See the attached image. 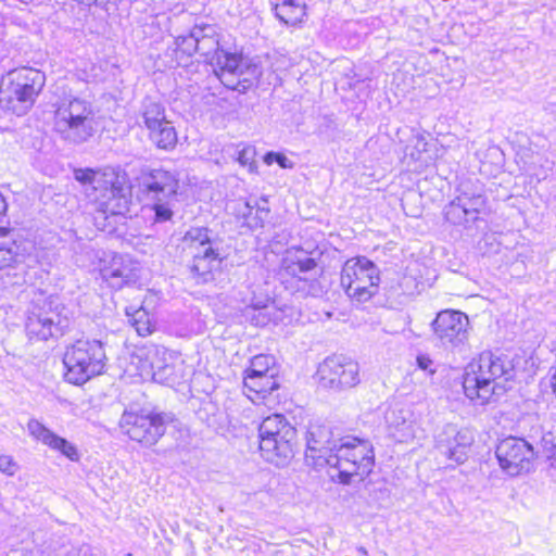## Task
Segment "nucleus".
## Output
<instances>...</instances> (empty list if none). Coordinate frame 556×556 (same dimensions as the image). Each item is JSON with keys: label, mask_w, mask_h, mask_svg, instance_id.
Listing matches in <instances>:
<instances>
[{"label": "nucleus", "mask_w": 556, "mask_h": 556, "mask_svg": "<svg viewBox=\"0 0 556 556\" xmlns=\"http://www.w3.org/2000/svg\"><path fill=\"white\" fill-rule=\"evenodd\" d=\"M253 151L249 148H244L242 149L240 152H239V155H238V162L245 166V165H249L250 166V170H252V157H253Z\"/></svg>", "instance_id": "obj_44"}, {"label": "nucleus", "mask_w": 556, "mask_h": 556, "mask_svg": "<svg viewBox=\"0 0 556 556\" xmlns=\"http://www.w3.org/2000/svg\"><path fill=\"white\" fill-rule=\"evenodd\" d=\"M277 375L275 368V358L271 355L260 354L251 359V365L247 370V376L257 377L261 375Z\"/></svg>", "instance_id": "obj_33"}, {"label": "nucleus", "mask_w": 556, "mask_h": 556, "mask_svg": "<svg viewBox=\"0 0 556 556\" xmlns=\"http://www.w3.org/2000/svg\"><path fill=\"white\" fill-rule=\"evenodd\" d=\"M104 343L97 339H78L67 346L63 363L66 367L65 379L80 386L101 375L106 365Z\"/></svg>", "instance_id": "obj_4"}, {"label": "nucleus", "mask_w": 556, "mask_h": 556, "mask_svg": "<svg viewBox=\"0 0 556 556\" xmlns=\"http://www.w3.org/2000/svg\"><path fill=\"white\" fill-rule=\"evenodd\" d=\"M140 353L137 357L141 364L139 375L142 378L154 379V372L162 370L167 365V352L163 346H149Z\"/></svg>", "instance_id": "obj_23"}, {"label": "nucleus", "mask_w": 556, "mask_h": 556, "mask_svg": "<svg viewBox=\"0 0 556 556\" xmlns=\"http://www.w3.org/2000/svg\"><path fill=\"white\" fill-rule=\"evenodd\" d=\"M174 417L150 409L125 410L119 420L123 432L144 446H152L164 435Z\"/></svg>", "instance_id": "obj_8"}, {"label": "nucleus", "mask_w": 556, "mask_h": 556, "mask_svg": "<svg viewBox=\"0 0 556 556\" xmlns=\"http://www.w3.org/2000/svg\"><path fill=\"white\" fill-rule=\"evenodd\" d=\"M386 418L391 434L396 438V440L406 441L413 437L412 422L407 420L405 412L391 410Z\"/></svg>", "instance_id": "obj_28"}, {"label": "nucleus", "mask_w": 556, "mask_h": 556, "mask_svg": "<svg viewBox=\"0 0 556 556\" xmlns=\"http://www.w3.org/2000/svg\"><path fill=\"white\" fill-rule=\"evenodd\" d=\"M266 204V200H263V205H261L257 201L253 202L255 208L253 212V216L250 217L249 228L256 229L263 227L264 222L268 218L270 212L269 207Z\"/></svg>", "instance_id": "obj_36"}, {"label": "nucleus", "mask_w": 556, "mask_h": 556, "mask_svg": "<svg viewBox=\"0 0 556 556\" xmlns=\"http://www.w3.org/2000/svg\"><path fill=\"white\" fill-rule=\"evenodd\" d=\"M212 65L222 84L239 92H245L261 76L260 67L252 60L226 50L218 52Z\"/></svg>", "instance_id": "obj_10"}, {"label": "nucleus", "mask_w": 556, "mask_h": 556, "mask_svg": "<svg viewBox=\"0 0 556 556\" xmlns=\"http://www.w3.org/2000/svg\"><path fill=\"white\" fill-rule=\"evenodd\" d=\"M53 129L70 143L88 141L97 130L91 102L80 98L64 100L54 112Z\"/></svg>", "instance_id": "obj_3"}, {"label": "nucleus", "mask_w": 556, "mask_h": 556, "mask_svg": "<svg viewBox=\"0 0 556 556\" xmlns=\"http://www.w3.org/2000/svg\"><path fill=\"white\" fill-rule=\"evenodd\" d=\"M140 186L151 201H167L176 198L179 178L175 172L147 168L141 172Z\"/></svg>", "instance_id": "obj_18"}, {"label": "nucleus", "mask_w": 556, "mask_h": 556, "mask_svg": "<svg viewBox=\"0 0 556 556\" xmlns=\"http://www.w3.org/2000/svg\"><path fill=\"white\" fill-rule=\"evenodd\" d=\"M486 199L480 193L462 191L452 202L444 207L445 219L457 226L471 227L484 213Z\"/></svg>", "instance_id": "obj_15"}, {"label": "nucleus", "mask_w": 556, "mask_h": 556, "mask_svg": "<svg viewBox=\"0 0 556 556\" xmlns=\"http://www.w3.org/2000/svg\"><path fill=\"white\" fill-rule=\"evenodd\" d=\"M473 441L475 437L470 429L446 425L437 434L434 448L446 460L459 465L467 460Z\"/></svg>", "instance_id": "obj_14"}, {"label": "nucleus", "mask_w": 556, "mask_h": 556, "mask_svg": "<svg viewBox=\"0 0 556 556\" xmlns=\"http://www.w3.org/2000/svg\"><path fill=\"white\" fill-rule=\"evenodd\" d=\"M98 173L99 170H93L91 168H77L74 170V177L80 184L91 186L93 190Z\"/></svg>", "instance_id": "obj_38"}, {"label": "nucleus", "mask_w": 556, "mask_h": 556, "mask_svg": "<svg viewBox=\"0 0 556 556\" xmlns=\"http://www.w3.org/2000/svg\"><path fill=\"white\" fill-rule=\"evenodd\" d=\"M255 205L251 201H238L236 203V214L239 218H242L245 225L249 227L250 217L253 216Z\"/></svg>", "instance_id": "obj_39"}, {"label": "nucleus", "mask_w": 556, "mask_h": 556, "mask_svg": "<svg viewBox=\"0 0 556 556\" xmlns=\"http://www.w3.org/2000/svg\"><path fill=\"white\" fill-rule=\"evenodd\" d=\"M93 191L99 195L96 194L92 200L99 203L104 213L116 215L127 210L130 185L124 170L114 167L99 170Z\"/></svg>", "instance_id": "obj_9"}, {"label": "nucleus", "mask_w": 556, "mask_h": 556, "mask_svg": "<svg viewBox=\"0 0 556 556\" xmlns=\"http://www.w3.org/2000/svg\"><path fill=\"white\" fill-rule=\"evenodd\" d=\"M317 376L323 388L334 391L351 389L361 382L358 363L341 354L325 358Z\"/></svg>", "instance_id": "obj_11"}, {"label": "nucleus", "mask_w": 556, "mask_h": 556, "mask_svg": "<svg viewBox=\"0 0 556 556\" xmlns=\"http://www.w3.org/2000/svg\"><path fill=\"white\" fill-rule=\"evenodd\" d=\"M21 261L18 245L13 239L0 241V269L13 267Z\"/></svg>", "instance_id": "obj_34"}, {"label": "nucleus", "mask_w": 556, "mask_h": 556, "mask_svg": "<svg viewBox=\"0 0 556 556\" xmlns=\"http://www.w3.org/2000/svg\"><path fill=\"white\" fill-rule=\"evenodd\" d=\"M548 383L553 390V393L556 395V368L553 376L548 379Z\"/></svg>", "instance_id": "obj_47"}, {"label": "nucleus", "mask_w": 556, "mask_h": 556, "mask_svg": "<svg viewBox=\"0 0 556 556\" xmlns=\"http://www.w3.org/2000/svg\"><path fill=\"white\" fill-rule=\"evenodd\" d=\"M149 137L159 149L163 150L174 149L177 143V134L169 121L164 122L155 129H150Z\"/></svg>", "instance_id": "obj_29"}, {"label": "nucleus", "mask_w": 556, "mask_h": 556, "mask_svg": "<svg viewBox=\"0 0 556 556\" xmlns=\"http://www.w3.org/2000/svg\"><path fill=\"white\" fill-rule=\"evenodd\" d=\"M492 386H494V395L502 394L505 392L506 387L502 382L509 381L514 376V366L507 356L504 355H495L492 353Z\"/></svg>", "instance_id": "obj_25"}, {"label": "nucleus", "mask_w": 556, "mask_h": 556, "mask_svg": "<svg viewBox=\"0 0 556 556\" xmlns=\"http://www.w3.org/2000/svg\"><path fill=\"white\" fill-rule=\"evenodd\" d=\"M496 458L500 467L510 477L528 473L534 466L533 447L523 439L508 437L496 446Z\"/></svg>", "instance_id": "obj_13"}, {"label": "nucleus", "mask_w": 556, "mask_h": 556, "mask_svg": "<svg viewBox=\"0 0 556 556\" xmlns=\"http://www.w3.org/2000/svg\"><path fill=\"white\" fill-rule=\"evenodd\" d=\"M46 81L45 74L31 67L10 71L0 83V105L16 115L25 114L35 103Z\"/></svg>", "instance_id": "obj_2"}, {"label": "nucleus", "mask_w": 556, "mask_h": 556, "mask_svg": "<svg viewBox=\"0 0 556 556\" xmlns=\"http://www.w3.org/2000/svg\"><path fill=\"white\" fill-rule=\"evenodd\" d=\"M291 427L292 426L288 422L283 415H270L261 422L258 427V439L260 441H264L269 435H271L273 432H277L279 430H282V438H286L289 435L288 433H291Z\"/></svg>", "instance_id": "obj_30"}, {"label": "nucleus", "mask_w": 556, "mask_h": 556, "mask_svg": "<svg viewBox=\"0 0 556 556\" xmlns=\"http://www.w3.org/2000/svg\"><path fill=\"white\" fill-rule=\"evenodd\" d=\"M142 117L149 130L160 127L161 124L167 121L162 104L150 98H146L142 102Z\"/></svg>", "instance_id": "obj_31"}, {"label": "nucleus", "mask_w": 556, "mask_h": 556, "mask_svg": "<svg viewBox=\"0 0 556 556\" xmlns=\"http://www.w3.org/2000/svg\"><path fill=\"white\" fill-rule=\"evenodd\" d=\"M379 282V268L364 256L348 260L342 267L341 286L353 301L370 300L378 292Z\"/></svg>", "instance_id": "obj_7"}, {"label": "nucleus", "mask_w": 556, "mask_h": 556, "mask_svg": "<svg viewBox=\"0 0 556 556\" xmlns=\"http://www.w3.org/2000/svg\"><path fill=\"white\" fill-rule=\"evenodd\" d=\"M357 552H358V554H361L362 556H367V555H368V552H367V549H366L364 546H359V547H357Z\"/></svg>", "instance_id": "obj_49"}, {"label": "nucleus", "mask_w": 556, "mask_h": 556, "mask_svg": "<svg viewBox=\"0 0 556 556\" xmlns=\"http://www.w3.org/2000/svg\"><path fill=\"white\" fill-rule=\"evenodd\" d=\"M548 459H549L551 466L553 468H556V445L552 448L551 454L548 455Z\"/></svg>", "instance_id": "obj_46"}, {"label": "nucleus", "mask_w": 556, "mask_h": 556, "mask_svg": "<svg viewBox=\"0 0 556 556\" xmlns=\"http://www.w3.org/2000/svg\"><path fill=\"white\" fill-rule=\"evenodd\" d=\"M27 429L35 439L41 441L43 444L48 445L53 450L60 451L71 460L77 462L79 459V453L71 442H68L64 438L56 435L48 428H46L42 424H40L38 420H29L27 424Z\"/></svg>", "instance_id": "obj_20"}, {"label": "nucleus", "mask_w": 556, "mask_h": 556, "mask_svg": "<svg viewBox=\"0 0 556 556\" xmlns=\"http://www.w3.org/2000/svg\"><path fill=\"white\" fill-rule=\"evenodd\" d=\"M128 323L135 328L137 333L146 337L152 332V323L149 313L143 307L126 308Z\"/></svg>", "instance_id": "obj_32"}, {"label": "nucleus", "mask_w": 556, "mask_h": 556, "mask_svg": "<svg viewBox=\"0 0 556 556\" xmlns=\"http://www.w3.org/2000/svg\"><path fill=\"white\" fill-rule=\"evenodd\" d=\"M5 33L2 28H0V56L7 53V45L4 41Z\"/></svg>", "instance_id": "obj_45"}, {"label": "nucleus", "mask_w": 556, "mask_h": 556, "mask_svg": "<svg viewBox=\"0 0 556 556\" xmlns=\"http://www.w3.org/2000/svg\"><path fill=\"white\" fill-rule=\"evenodd\" d=\"M492 352L484 351L478 358L472 359L466 367L463 388L466 396L484 405L494 396V386H492Z\"/></svg>", "instance_id": "obj_12"}, {"label": "nucleus", "mask_w": 556, "mask_h": 556, "mask_svg": "<svg viewBox=\"0 0 556 556\" xmlns=\"http://www.w3.org/2000/svg\"><path fill=\"white\" fill-rule=\"evenodd\" d=\"M174 365L167 363L162 370L154 372V381L160 383L173 384L176 382Z\"/></svg>", "instance_id": "obj_40"}, {"label": "nucleus", "mask_w": 556, "mask_h": 556, "mask_svg": "<svg viewBox=\"0 0 556 556\" xmlns=\"http://www.w3.org/2000/svg\"><path fill=\"white\" fill-rule=\"evenodd\" d=\"M101 275L113 289H122L138 278L130 261H125L123 256H114L111 265L101 269Z\"/></svg>", "instance_id": "obj_21"}, {"label": "nucleus", "mask_w": 556, "mask_h": 556, "mask_svg": "<svg viewBox=\"0 0 556 556\" xmlns=\"http://www.w3.org/2000/svg\"><path fill=\"white\" fill-rule=\"evenodd\" d=\"M17 464L9 455H0V471L7 476H14L17 471Z\"/></svg>", "instance_id": "obj_41"}, {"label": "nucleus", "mask_w": 556, "mask_h": 556, "mask_svg": "<svg viewBox=\"0 0 556 556\" xmlns=\"http://www.w3.org/2000/svg\"><path fill=\"white\" fill-rule=\"evenodd\" d=\"M276 16L287 25H296L305 16V3L303 0L285 3H273Z\"/></svg>", "instance_id": "obj_26"}, {"label": "nucleus", "mask_w": 556, "mask_h": 556, "mask_svg": "<svg viewBox=\"0 0 556 556\" xmlns=\"http://www.w3.org/2000/svg\"><path fill=\"white\" fill-rule=\"evenodd\" d=\"M175 199H168L167 201H153V211L155 222L163 223L172 219L173 217V202Z\"/></svg>", "instance_id": "obj_37"}, {"label": "nucleus", "mask_w": 556, "mask_h": 556, "mask_svg": "<svg viewBox=\"0 0 556 556\" xmlns=\"http://www.w3.org/2000/svg\"><path fill=\"white\" fill-rule=\"evenodd\" d=\"M195 37H198L195 35V26L191 29V31L188 35L178 36L175 42L177 52H181L187 56H191L193 53L198 52L199 43Z\"/></svg>", "instance_id": "obj_35"}, {"label": "nucleus", "mask_w": 556, "mask_h": 556, "mask_svg": "<svg viewBox=\"0 0 556 556\" xmlns=\"http://www.w3.org/2000/svg\"><path fill=\"white\" fill-rule=\"evenodd\" d=\"M71 320V311L58 296L38 298L27 309L25 332L31 341L58 339L70 328Z\"/></svg>", "instance_id": "obj_1"}, {"label": "nucleus", "mask_w": 556, "mask_h": 556, "mask_svg": "<svg viewBox=\"0 0 556 556\" xmlns=\"http://www.w3.org/2000/svg\"><path fill=\"white\" fill-rule=\"evenodd\" d=\"M264 161L267 164H271L273 162H276L282 168H290L292 166L291 161L286 155H283L281 153L269 152L265 155Z\"/></svg>", "instance_id": "obj_42"}, {"label": "nucleus", "mask_w": 556, "mask_h": 556, "mask_svg": "<svg viewBox=\"0 0 556 556\" xmlns=\"http://www.w3.org/2000/svg\"><path fill=\"white\" fill-rule=\"evenodd\" d=\"M195 37L198 41V52L206 56L211 64L216 60L218 52H220L217 33L212 25H195Z\"/></svg>", "instance_id": "obj_24"}, {"label": "nucleus", "mask_w": 556, "mask_h": 556, "mask_svg": "<svg viewBox=\"0 0 556 556\" xmlns=\"http://www.w3.org/2000/svg\"><path fill=\"white\" fill-rule=\"evenodd\" d=\"M10 233V231L5 228H0V238H4Z\"/></svg>", "instance_id": "obj_50"}, {"label": "nucleus", "mask_w": 556, "mask_h": 556, "mask_svg": "<svg viewBox=\"0 0 556 556\" xmlns=\"http://www.w3.org/2000/svg\"><path fill=\"white\" fill-rule=\"evenodd\" d=\"M277 375H261L257 377L245 376L243 380L244 389L254 392L260 399L265 400L279 388L276 379Z\"/></svg>", "instance_id": "obj_27"}, {"label": "nucleus", "mask_w": 556, "mask_h": 556, "mask_svg": "<svg viewBox=\"0 0 556 556\" xmlns=\"http://www.w3.org/2000/svg\"><path fill=\"white\" fill-rule=\"evenodd\" d=\"M374 448L369 441L355 437L339 440L328 466L338 469L340 483L350 484L353 477L368 476L374 467Z\"/></svg>", "instance_id": "obj_5"}, {"label": "nucleus", "mask_w": 556, "mask_h": 556, "mask_svg": "<svg viewBox=\"0 0 556 556\" xmlns=\"http://www.w3.org/2000/svg\"><path fill=\"white\" fill-rule=\"evenodd\" d=\"M79 3H83V4H88L90 5L91 3H98V2H101L102 0H77Z\"/></svg>", "instance_id": "obj_48"}, {"label": "nucleus", "mask_w": 556, "mask_h": 556, "mask_svg": "<svg viewBox=\"0 0 556 556\" xmlns=\"http://www.w3.org/2000/svg\"><path fill=\"white\" fill-rule=\"evenodd\" d=\"M282 430L273 432L264 441H260V451L262 457L277 467H282L293 457V441L295 439V429L291 427V433L282 438Z\"/></svg>", "instance_id": "obj_19"}, {"label": "nucleus", "mask_w": 556, "mask_h": 556, "mask_svg": "<svg viewBox=\"0 0 556 556\" xmlns=\"http://www.w3.org/2000/svg\"><path fill=\"white\" fill-rule=\"evenodd\" d=\"M468 326L467 315L452 309L440 312L431 323L437 339L443 345L453 348L463 345L468 340Z\"/></svg>", "instance_id": "obj_16"}, {"label": "nucleus", "mask_w": 556, "mask_h": 556, "mask_svg": "<svg viewBox=\"0 0 556 556\" xmlns=\"http://www.w3.org/2000/svg\"><path fill=\"white\" fill-rule=\"evenodd\" d=\"M416 363L418 368L424 371H427L429 375H433L435 372V368L433 365V361L427 354H419L416 357Z\"/></svg>", "instance_id": "obj_43"}, {"label": "nucleus", "mask_w": 556, "mask_h": 556, "mask_svg": "<svg viewBox=\"0 0 556 556\" xmlns=\"http://www.w3.org/2000/svg\"><path fill=\"white\" fill-rule=\"evenodd\" d=\"M184 250L191 257L190 271L206 282L214 270L220 267L222 257L216 242L211 239V230L205 227H192L182 238Z\"/></svg>", "instance_id": "obj_6"}, {"label": "nucleus", "mask_w": 556, "mask_h": 556, "mask_svg": "<svg viewBox=\"0 0 556 556\" xmlns=\"http://www.w3.org/2000/svg\"><path fill=\"white\" fill-rule=\"evenodd\" d=\"M339 441L333 440L331 428L319 420L312 421L306 432L305 459L313 460L314 466L328 465Z\"/></svg>", "instance_id": "obj_17"}, {"label": "nucleus", "mask_w": 556, "mask_h": 556, "mask_svg": "<svg viewBox=\"0 0 556 556\" xmlns=\"http://www.w3.org/2000/svg\"><path fill=\"white\" fill-rule=\"evenodd\" d=\"M285 271L300 280L308 281L317 276V263L305 252L289 254L282 261Z\"/></svg>", "instance_id": "obj_22"}]
</instances>
